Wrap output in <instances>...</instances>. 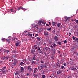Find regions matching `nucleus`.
I'll use <instances>...</instances> for the list:
<instances>
[{"label":"nucleus","instance_id":"10","mask_svg":"<svg viewBox=\"0 0 78 78\" xmlns=\"http://www.w3.org/2000/svg\"><path fill=\"white\" fill-rule=\"evenodd\" d=\"M29 33H30V32H28V36H30V37H31H31H32L33 36V34H29Z\"/></svg>","mask_w":78,"mask_h":78},{"label":"nucleus","instance_id":"30","mask_svg":"<svg viewBox=\"0 0 78 78\" xmlns=\"http://www.w3.org/2000/svg\"><path fill=\"white\" fill-rule=\"evenodd\" d=\"M23 62H27V59H23Z\"/></svg>","mask_w":78,"mask_h":78},{"label":"nucleus","instance_id":"23","mask_svg":"<svg viewBox=\"0 0 78 78\" xmlns=\"http://www.w3.org/2000/svg\"><path fill=\"white\" fill-rule=\"evenodd\" d=\"M42 21H38V24L39 25H41V24L42 23Z\"/></svg>","mask_w":78,"mask_h":78},{"label":"nucleus","instance_id":"9","mask_svg":"<svg viewBox=\"0 0 78 78\" xmlns=\"http://www.w3.org/2000/svg\"><path fill=\"white\" fill-rule=\"evenodd\" d=\"M62 71L61 70H59L57 72V73L58 75H59V74H61V73Z\"/></svg>","mask_w":78,"mask_h":78},{"label":"nucleus","instance_id":"58","mask_svg":"<svg viewBox=\"0 0 78 78\" xmlns=\"http://www.w3.org/2000/svg\"><path fill=\"white\" fill-rule=\"evenodd\" d=\"M0 51H1V52H2L3 51H2V49H0Z\"/></svg>","mask_w":78,"mask_h":78},{"label":"nucleus","instance_id":"41","mask_svg":"<svg viewBox=\"0 0 78 78\" xmlns=\"http://www.w3.org/2000/svg\"><path fill=\"white\" fill-rule=\"evenodd\" d=\"M2 41H5V40H6V39H5V38H2Z\"/></svg>","mask_w":78,"mask_h":78},{"label":"nucleus","instance_id":"57","mask_svg":"<svg viewBox=\"0 0 78 78\" xmlns=\"http://www.w3.org/2000/svg\"><path fill=\"white\" fill-rule=\"evenodd\" d=\"M48 23L50 25H51V23H50V22H49Z\"/></svg>","mask_w":78,"mask_h":78},{"label":"nucleus","instance_id":"54","mask_svg":"<svg viewBox=\"0 0 78 78\" xmlns=\"http://www.w3.org/2000/svg\"><path fill=\"white\" fill-rule=\"evenodd\" d=\"M38 36V34H36L35 35V37H36L37 36Z\"/></svg>","mask_w":78,"mask_h":78},{"label":"nucleus","instance_id":"48","mask_svg":"<svg viewBox=\"0 0 78 78\" xmlns=\"http://www.w3.org/2000/svg\"><path fill=\"white\" fill-rule=\"evenodd\" d=\"M44 54L45 55V56H47L48 55L47 54H46V53H45V52H44Z\"/></svg>","mask_w":78,"mask_h":78},{"label":"nucleus","instance_id":"51","mask_svg":"<svg viewBox=\"0 0 78 78\" xmlns=\"http://www.w3.org/2000/svg\"><path fill=\"white\" fill-rule=\"evenodd\" d=\"M15 39H16V40H17L18 39H17V38H16H16H14V39H13V41H14L15 42H16V41L15 40Z\"/></svg>","mask_w":78,"mask_h":78},{"label":"nucleus","instance_id":"29","mask_svg":"<svg viewBox=\"0 0 78 78\" xmlns=\"http://www.w3.org/2000/svg\"><path fill=\"white\" fill-rule=\"evenodd\" d=\"M52 45L54 47H56V44L55 43H53Z\"/></svg>","mask_w":78,"mask_h":78},{"label":"nucleus","instance_id":"20","mask_svg":"<svg viewBox=\"0 0 78 78\" xmlns=\"http://www.w3.org/2000/svg\"><path fill=\"white\" fill-rule=\"evenodd\" d=\"M70 17L67 18L66 20L67 22V21H68V22H69L70 21Z\"/></svg>","mask_w":78,"mask_h":78},{"label":"nucleus","instance_id":"3","mask_svg":"<svg viewBox=\"0 0 78 78\" xmlns=\"http://www.w3.org/2000/svg\"><path fill=\"white\" fill-rule=\"evenodd\" d=\"M38 70H42L43 69V66L39 65V66H38Z\"/></svg>","mask_w":78,"mask_h":78},{"label":"nucleus","instance_id":"32","mask_svg":"<svg viewBox=\"0 0 78 78\" xmlns=\"http://www.w3.org/2000/svg\"><path fill=\"white\" fill-rule=\"evenodd\" d=\"M21 9H23V11H25V10H27V9H24V8H23V7H22Z\"/></svg>","mask_w":78,"mask_h":78},{"label":"nucleus","instance_id":"31","mask_svg":"<svg viewBox=\"0 0 78 78\" xmlns=\"http://www.w3.org/2000/svg\"><path fill=\"white\" fill-rule=\"evenodd\" d=\"M20 9H22V7H19L18 8V9L17 10H20Z\"/></svg>","mask_w":78,"mask_h":78},{"label":"nucleus","instance_id":"53","mask_svg":"<svg viewBox=\"0 0 78 78\" xmlns=\"http://www.w3.org/2000/svg\"><path fill=\"white\" fill-rule=\"evenodd\" d=\"M50 47H51V48H53V47L52 45H51Z\"/></svg>","mask_w":78,"mask_h":78},{"label":"nucleus","instance_id":"47","mask_svg":"<svg viewBox=\"0 0 78 78\" xmlns=\"http://www.w3.org/2000/svg\"><path fill=\"white\" fill-rule=\"evenodd\" d=\"M52 56L51 57V59H54V58L53 57V55H52Z\"/></svg>","mask_w":78,"mask_h":78},{"label":"nucleus","instance_id":"61","mask_svg":"<svg viewBox=\"0 0 78 78\" xmlns=\"http://www.w3.org/2000/svg\"><path fill=\"white\" fill-rule=\"evenodd\" d=\"M34 75L35 76H37L38 75L36 74H34Z\"/></svg>","mask_w":78,"mask_h":78},{"label":"nucleus","instance_id":"35","mask_svg":"<svg viewBox=\"0 0 78 78\" xmlns=\"http://www.w3.org/2000/svg\"><path fill=\"white\" fill-rule=\"evenodd\" d=\"M16 64L15 63H13L12 64V66H16Z\"/></svg>","mask_w":78,"mask_h":78},{"label":"nucleus","instance_id":"37","mask_svg":"<svg viewBox=\"0 0 78 78\" xmlns=\"http://www.w3.org/2000/svg\"><path fill=\"white\" fill-rule=\"evenodd\" d=\"M12 10V9H10V11H11V12H14V11H13Z\"/></svg>","mask_w":78,"mask_h":78},{"label":"nucleus","instance_id":"43","mask_svg":"<svg viewBox=\"0 0 78 78\" xmlns=\"http://www.w3.org/2000/svg\"><path fill=\"white\" fill-rule=\"evenodd\" d=\"M42 78H45V76L44 75H43L42 76Z\"/></svg>","mask_w":78,"mask_h":78},{"label":"nucleus","instance_id":"52","mask_svg":"<svg viewBox=\"0 0 78 78\" xmlns=\"http://www.w3.org/2000/svg\"><path fill=\"white\" fill-rule=\"evenodd\" d=\"M76 23L78 24V20H76Z\"/></svg>","mask_w":78,"mask_h":78},{"label":"nucleus","instance_id":"62","mask_svg":"<svg viewBox=\"0 0 78 78\" xmlns=\"http://www.w3.org/2000/svg\"><path fill=\"white\" fill-rule=\"evenodd\" d=\"M44 45H46V43H45L44 44Z\"/></svg>","mask_w":78,"mask_h":78},{"label":"nucleus","instance_id":"45","mask_svg":"<svg viewBox=\"0 0 78 78\" xmlns=\"http://www.w3.org/2000/svg\"><path fill=\"white\" fill-rule=\"evenodd\" d=\"M67 41H66V40H65L64 41H63V42L64 43H65V44H66V43H67Z\"/></svg>","mask_w":78,"mask_h":78},{"label":"nucleus","instance_id":"38","mask_svg":"<svg viewBox=\"0 0 78 78\" xmlns=\"http://www.w3.org/2000/svg\"><path fill=\"white\" fill-rule=\"evenodd\" d=\"M63 65L64 66H65V67H66V65H67V63H65Z\"/></svg>","mask_w":78,"mask_h":78},{"label":"nucleus","instance_id":"28","mask_svg":"<svg viewBox=\"0 0 78 78\" xmlns=\"http://www.w3.org/2000/svg\"><path fill=\"white\" fill-rule=\"evenodd\" d=\"M48 48L47 47H46L45 48V50H46V51H48Z\"/></svg>","mask_w":78,"mask_h":78},{"label":"nucleus","instance_id":"11","mask_svg":"<svg viewBox=\"0 0 78 78\" xmlns=\"http://www.w3.org/2000/svg\"><path fill=\"white\" fill-rule=\"evenodd\" d=\"M5 40H6V41H7L8 42L9 44L10 43V42L11 41V39H8V40L7 39H6Z\"/></svg>","mask_w":78,"mask_h":78},{"label":"nucleus","instance_id":"46","mask_svg":"<svg viewBox=\"0 0 78 78\" xmlns=\"http://www.w3.org/2000/svg\"><path fill=\"white\" fill-rule=\"evenodd\" d=\"M52 50L54 52H55V51H56V49L53 48H52Z\"/></svg>","mask_w":78,"mask_h":78},{"label":"nucleus","instance_id":"36","mask_svg":"<svg viewBox=\"0 0 78 78\" xmlns=\"http://www.w3.org/2000/svg\"><path fill=\"white\" fill-rule=\"evenodd\" d=\"M51 27H50L48 29H47L48 30V31H50L51 30Z\"/></svg>","mask_w":78,"mask_h":78},{"label":"nucleus","instance_id":"19","mask_svg":"<svg viewBox=\"0 0 78 78\" xmlns=\"http://www.w3.org/2000/svg\"><path fill=\"white\" fill-rule=\"evenodd\" d=\"M61 44H62V42L61 41H59V42L57 43V45H58V44H59V45H61Z\"/></svg>","mask_w":78,"mask_h":78},{"label":"nucleus","instance_id":"18","mask_svg":"<svg viewBox=\"0 0 78 78\" xmlns=\"http://www.w3.org/2000/svg\"><path fill=\"white\" fill-rule=\"evenodd\" d=\"M61 25V23H58L57 24V26L58 27H60Z\"/></svg>","mask_w":78,"mask_h":78},{"label":"nucleus","instance_id":"8","mask_svg":"<svg viewBox=\"0 0 78 78\" xmlns=\"http://www.w3.org/2000/svg\"><path fill=\"white\" fill-rule=\"evenodd\" d=\"M56 23H57L55 22H52V25L53 26V27H56Z\"/></svg>","mask_w":78,"mask_h":78},{"label":"nucleus","instance_id":"4","mask_svg":"<svg viewBox=\"0 0 78 78\" xmlns=\"http://www.w3.org/2000/svg\"><path fill=\"white\" fill-rule=\"evenodd\" d=\"M27 69H28L29 72H31V71L32 70L31 66H28L27 67Z\"/></svg>","mask_w":78,"mask_h":78},{"label":"nucleus","instance_id":"50","mask_svg":"<svg viewBox=\"0 0 78 78\" xmlns=\"http://www.w3.org/2000/svg\"><path fill=\"white\" fill-rule=\"evenodd\" d=\"M73 40H75V36H73Z\"/></svg>","mask_w":78,"mask_h":78},{"label":"nucleus","instance_id":"16","mask_svg":"<svg viewBox=\"0 0 78 78\" xmlns=\"http://www.w3.org/2000/svg\"><path fill=\"white\" fill-rule=\"evenodd\" d=\"M20 44V42H18L17 43H16V46H18V45H19Z\"/></svg>","mask_w":78,"mask_h":78},{"label":"nucleus","instance_id":"34","mask_svg":"<svg viewBox=\"0 0 78 78\" xmlns=\"http://www.w3.org/2000/svg\"><path fill=\"white\" fill-rule=\"evenodd\" d=\"M75 50V48H72L71 49V51H73Z\"/></svg>","mask_w":78,"mask_h":78},{"label":"nucleus","instance_id":"59","mask_svg":"<svg viewBox=\"0 0 78 78\" xmlns=\"http://www.w3.org/2000/svg\"><path fill=\"white\" fill-rule=\"evenodd\" d=\"M37 45H35L34 46V47L35 48H36V47H37Z\"/></svg>","mask_w":78,"mask_h":78},{"label":"nucleus","instance_id":"6","mask_svg":"<svg viewBox=\"0 0 78 78\" xmlns=\"http://www.w3.org/2000/svg\"><path fill=\"white\" fill-rule=\"evenodd\" d=\"M54 39L55 41H57L58 39V37L56 36H55L54 37Z\"/></svg>","mask_w":78,"mask_h":78},{"label":"nucleus","instance_id":"49","mask_svg":"<svg viewBox=\"0 0 78 78\" xmlns=\"http://www.w3.org/2000/svg\"><path fill=\"white\" fill-rule=\"evenodd\" d=\"M43 67H45V68H46V67H47V66H44V65H43Z\"/></svg>","mask_w":78,"mask_h":78},{"label":"nucleus","instance_id":"7","mask_svg":"<svg viewBox=\"0 0 78 78\" xmlns=\"http://www.w3.org/2000/svg\"><path fill=\"white\" fill-rule=\"evenodd\" d=\"M44 36H47V35H48V33L46 31H44Z\"/></svg>","mask_w":78,"mask_h":78},{"label":"nucleus","instance_id":"2","mask_svg":"<svg viewBox=\"0 0 78 78\" xmlns=\"http://www.w3.org/2000/svg\"><path fill=\"white\" fill-rule=\"evenodd\" d=\"M32 28H35L36 27V28L37 29V30H39V27H37V25H36L35 24H33L32 25Z\"/></svg>","mask_w":78,"mask_h":78},{"label":"nucleus","instance_id":"15","mask_svg":"<svg viewBox=\"0 0 78 78\" xmlns=\"http://www.w3.org/2000/svg\"><path fill=\"white\" fill-rule=\"evenodd\" d=\"M37 51H38V50H40V47H38L37 48V47H36V48H35V50H37Z\"/></svg>","mask_w":78,"mask_h":78},{"label":"nucleus","instance_id":"63","mask_svg":"<svg viewBox=\"0 0 78 78\" xmlns=\"http://www.w3.org/2000/svg\"><path fill=\"white\" fill-rule=\"evenodd\" d=\"M75 39L76 41H78V38H76Z\"/></svg>","mask_w":78,"mask_h":78},{"label":"nucleus","instance_id":"40","mask_svg":"<svg viewBox=\"0 0 78 78\" xmlns=\"http://www.w3.org/2000/svg\"><path fill=\"white\" fill-rule=\"evenodd\" d=\"M63 68H64V66H62L61 67V69H63Z\"/></svg>","mask_w":78,"mask_h":78},{"label":"nucleus","instance_id":"25","mask_svg":"<svg viewBox=\"0 0 78 78\" xmlns=\"http://www.w3.org/2000/svg\"><path fill=\"white\" fill-rule=\"evenodd\" d=\"M20 64L21 66H23V65L24 64V63H23V62H20Z\"/></svg>","mask_w":78,"mask_h":78},{"label":"nucleus","instance_id":"60","mask_svg":"<svg viewBox=\"0 0 78 78\" xmlns=\"http://www.w3.org/2000/svg\"><path fill=\"white\" fill-rule=\"evenodd\" d=\"M2 62H3L2 60H0V63H2Z\"/></svg>","mask_w":78,"mask_h":78},{"label":"nucleus","instance_id":"13","mask_svg":"<svg viewBox=\"0 0 78 78\" xmlns=\"http://www.w3.org/2000/svg\"><path fill=\"white\" fill-rule=\"evenodd\" d=\"M37 39L38 41H40L41 40V38L39 37H37Z\"/></svg>","mask_w":78,"mask_h":78},{"label":"nucleus","instance_id":"56","mask_svg":"<svg viewBox=\"0 0 78 78\" xmlns=\"http://www.w3.org/2000/svg\"><path fill=\"white\" fill-rule=\"evenodd\" d=\"M56 65L57 66H58H58H59V65L58 64H56Z\"/></svg>","mask_w":78,"mask_h":78},{"label":"nucleus","instance_id":"22","mask_svg":"<svg viewBox=\"0 0 78 78\" xmlns=\"http://www.w3.org/2000/svg\"><path fill=\"white\" fill-rule=\"evenodd\" d=\"M20 69L21 70V72H23L24 70V68L23 67H21Z\"/></svg>","mask_w":78,"mask_h":78},{"label":"nucleus","instance_id":"14","mask_svg":"<svg viewBox=\"0 0 78 78\" xmlns=\"http://www.w3.org/2000/svg\"><path fill=\"white\" fill-rule=\"evenodd\" d=\"M17 8H15V9H14V11H13V12H15V13H16V11H17Z\"/></svg>","mask_w":78,"mask_h":78},{"label":"nucleus","instance_id":"42","mask_svg":"<svg viewBox=\"0 0 78 78\" xmlns=\"http://www.w3.org/2000/svg\"><path fill=\"white\" fill-rule=\"evenodd\" d=\"M15 75H18V74H19V73H18V72L16 73V72H15Z\"/></svg>","mask_w":78,"mask_h":78},{"label":"nucleus","instance_id":"21","mask_svg":"<svg viewBox=\"0 0 78 78\" xmlns=\"http://www.w3.org/2000/svg\"><path fill=\"white\" fill-rule=\"evenodd\" d=\"M37 68H35L34 69V73H36V70H37Z\"/></svg>","mask_w":78,"mask_h":78},{"label":"nucleus","instance_id":"44","mask_svg":"<svg viewBox=\"0 0 78 78\" xmlns=\"http://www.w3.org/2000/svg\"><path fill=\"white\" fill-rule=\"evenodd\" d=\"M42 24H43V25H45V23H46L45 22H44V21L42 22Z\"/></svg>","mask_w":78,"mask_h":78},{"label":"nucleus","instance_id":"55","mask_svg":"<svg viewBox=\"0 0 78 78\" xmlns=\"http://www.w3.org/2000/svg\"><path fill=\"white\" fill-rule=\"evenodd\" d=\"M48 50H49V51H50L51 49H50V48H48Z\"/></svg>","mask_w":78,"mask_h":78},{"label":"nucleus","instance_id":"39","mask_svg":"<svg viewBox=\"0 0 78 78\" xmlns=\"http://www.w3.org/2000/svg\"><path fill=\"white\" fill-rule=\"evenodd\" d=\"M35 62H36L33 61H32V64H35Z\"/></svg>","mask_w":78,"mask_h":78},{"label":"nucleus","instance_id":"17","mask_svg":"<svg viewBox=\"0 0 78 78\" xmlns=\"http://www.w3.org/2000/svg\"><path fill=\"white\" fill-rule=\"evenodd\" d=\"M9 51L8 50H6L4 51V52H5L6 53H7V54H8L9 53Z\"/></svg>","mask_w":78,"mask_h":78},{"label":"nucleus","instance_id":"26","mask_svg":"<svg viewBox=\"0 0 78 78\" xmlns=\"http://www.w3.org/2000/svg\"><path fill=\"white\" fill-rule=\"evenodd\" d=\"M42 51H43V50L42 49H41L39 51V53H42Z\"/></svg>","mask_w":78,"mask_h":78},{"label":"nucleus","instance_id":"5","mask_svg":"<svg viewBox=\"0 0 78 78\" xmlns=\"http://www.w3.org/2000/svg\"><path fill=\"white\" fill-rule=\"evenodd\" d=\"M9 58H10V57L9 56H6V57L4 56L2 58L3 59H8Z\"/></svg>","mask_w":78,"mask_h":78},{"label":"nucleus","instance_id":"12","mask_svg":"<svg viewBox=\"0 0 78 78\" xmlns=\"http://www.w3.org/2000/svg\"><path fill=\"white\" fill-rule=\"evenodd\" d=\"M31 53H32V54H34V52H35V51L34 50L32 49L31 50Z\"/></svg>","mask_w":78,"mask_h":78},{"label":"nucleus","instance_id":"64","mask_svg":"<svg viewBox=\"0 0 78 78\" xmlns=\"http://www.w3.org/2000/svg\"><path fill=\"white\" fill-rule=\"evenodd\" d=\"M46 26H48V27L49 26V25L48 24H47Z\"/></svg>","mask_w":78,"mask_h":78},{"label":"nucleus","instance_id":"24","mask_svg":"<svg viewBox=\"0 0 78 78\" xmlns=\"http://www.w3.org/2000/svg\"><path fill=\"white\" fill-rule=\"evenodd\" d=\"M76 70H77V69H76V68L73 67L72 68V70H73L74 71H76Z\"/></svg>","mask_w":78,"mask_h":78},{"label":"nucleus","instance_id":"33","mask_svg":"<svg viewBox=\"0 0 78 78\" xmlns=\"http://www.w3.org/2000/svg\"><path fill=\"white\" fill-rule=\"evenodd\" d=\"M12 52L14 53H16V50H13L12 51Z\"/></svg>","mask_w":78,"mask_h":78},{"label":"nucleus","instance_id":"27","mask_svg":"<svg viewBox=\"0 0 78 78\" xmlns=\"http://www.w3.org/2000/svg\"><path fill=\"white\" fill-rule=\"evenodd\" d=\"M33 59L34 60H36V57L35 56H34L33 57Z\"/></svg>","mask_w":78,"mask_h":78},{"label":"nucleus","instance_id":"1","mask_svg":"<svg viewBox=\"0 0 78 78\" xmlns=\"http://www.w3.org/2000/svg\"><path fill=\"white\" fill-rule=\"evenodd\" d=\"M6 68V66H4L1 69V72L3 73H6V71H5V69Z\"/></svg>","mask_w":78,"mask_h":78}]
</instances>
